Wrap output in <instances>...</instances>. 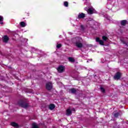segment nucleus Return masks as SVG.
Wrapping results in <instances>:
<instances>
[{"mask_svg":"<svg viewBox=\"0 0 128 128\" xmlns=\"http://www.w3.org/2000/svg\"><path fill=\"white\" fill-rule=\"evenodd\" d=\"M100 91L103 93L104 94V92H106V90L104 89V88L101 87L100 88Z\"/></svg>","mask_w":128,"mask_h":128,"instance_id":"nucleus-20","label":"nucleus"},{"mask_svg":"<svg viewBox=\"0 0 128 128\" xmlns=\"http://www.w3.org/2000/svg\"><path fill=\"white\" fill-rule=\"evenodd\" d=\"M120 116V114L118 112H116L114 114V118H118Z\"/></svg>","mask_w":128,"mask_h":128,"instance_id":"nucleus-22","label":"nucleus"},{"mask_svg":"<svg viewBox=\"0 0 128 128\" xmlns=\"http://www.w3.org/2000/svg\"><path fill=\"white\" fill-rule=\"evenodd\" d=\"M62 45L60 44H58L56 47L57 48H62Z\"/></svg>","mask_w":128,"mask_h":128,"instance_id":"nucleus-21","label":"nucleus"},{"mask_svg":"<svg viewBox=\"0 0 128 128\" xmlns=\"http://www.w3.org/2000/svg\"><path fill=\"white\" fill-rule=\"evenodd\" d=\"M122 74L120 72H116L114 76V78L115 80H120V78H122Z\"/></svg>","mask_w":128,"mask_h":128,"instance_id":"nucleus-2","label":"nucleus"},{"mask_svg":"<svg viewBox=\"0 0 128 128\" xmlns=\"http://www.w3.org/2000/svg\"><path fill=\"white\" fill-rule=\"evenodd\" d=\"M68 92L72 94H76V88H71L69 89Z\"/></svg>","mask_w":128,"mask_h":128,"instance_id":"nucleus-9","label":"nucleus"},{"mask_svg":"<svg viewBox=\"0 0 128 128\" xmlns=\"http://www.w3.org/2000/svg\"><path fill=\"white\" fill-rule=\"evenodd\" d=\"M120 24H121V26H124L126 24H128V20H121Z\"/></svg>","mask_w":128,"mask_h":128,"instance_id":"nucleus-13","label":"nucleus"},{"mask_svg":"<svg viewBox=\"0 0 128 128\" xmlns=\"http://www.w3.org/2000/svg\"><path fill=\"white\" fill-rule=\"evenodd\" d=\"M102 40H104V42H106V40H108V38L106 36H102Z\"/></svg>","mask_w":128,"mask_h":128,"instance_id":"nucleus-18","label":"nucleus"},{"mask_svg":"<svg viewBox=\"0 0 128 128\" xmlns=\"http://www.w3.org/2000/svg\"><path fill=\"white\" fill-rule=\"evenodd\" d=\"M20 26L22 28H24L26 26V22H20Z\"/></svg>","mask_w":128,"mask_h":128,"instance_id":"nucleus-16","label":"nucleus"},{"mask_svg":"<svg viewBox=\"0 0 128 128\" xmlns=\"http://www.w3.org/2000/svg\"><path fill=\"white\" fill-rule=\"evenodd\" d=\"M64 6H66V8H68V2H64Z\"/></svg>","mask_w":128,"mask_h":128,"instance_id":"nucleus-23","label":"nucleus"},{"mask_svg":"<svg viewBox=\"0 0 128 128\" xmlns=\"http://www.w3.org/2000/svg\"><path fill=\"white\" fill-rule=\"evenodd\" d=\"M74 44H78L80 42H82V38L76 36L75 38H74Z\"/></svg>","mask_w":128,"mask_h":128,"instance_id":"nucleus-5","label":"nucleus"},{"mask_svg":"<svg viewBox=\"0 0 128 128\" xmlns=\"http://www.w3.org/2000/svg\"><path fill=\"white\" fill-rule=\"evenodd\" d=\"M0 24H4V22H0Z\"/></svg>","mask_w":128,"mask_h":128,"instance_id":"nucleus-26","label":"nucleus"},{"mask_svg":"<svg viewBox=\"0 0 128 128\" xmlns=\"http://www.w3.org/2000/svg\"><path fill=\"white\" fill-rule=\"evenodd\" d=\"M66 70V68L64 66L62 65L60 66L58 68H57V70L58 72L60 74H62V72H64V70Z\"/></svg>","mask_w":128,"mask_h":128,"instance_id":"nucleus-3","label":"nucleus"},{"mask_svg":"<svg viewBox=\"0 0 128 128\" xmlns=\"http://www.w3.org/2000/svg\"><path fill=\"white\" fill-rule=\"evenodd\" d=\"M86 18V14L84 13H80L78 14V17L77 18L80 20L82 18Z\"/></svg>","mask_w":128,"mask_h":128,"instance_id":"nucleus-8","label":"nucleus"},{"mask_svg":"<svg viewBox=\"0 0 128 128\" xmlns=\"http://www.w3.org/2000/svg\"><path fill=\"white\" fill-rule=\"evenodd\" d=\"M75 44L76 46L78 48H82L83 46L82 43V42L79 43H75Z\"/></svg>","mask_w":128,"mask_h":128,"instance_id":"nucleus-12","label":"nucleus"},{"mask_svg":"<svg viewBox=\"0 0 128 128\" xmlns=\"http://www.w3.org/2000/svg\"><path fill=\"white\" fill-rule=\"evenodd\" d=\"M10 124L12 126H14V128H18V124L16 122H12Z\"/></svg>","mask_w":128,"mask_h":128,"instance_id":"nucleus-14","label":"nucleus"},{"mask_svg":"<svg viewBox=\"0 0 128 128\" xmlns=\"http://www.w3.org/2000/svg\"><path fill=\"white\" fill-rule=\"evenodd\" d=\"M2 40L4 42H8V40H10V38L8 36L6 35H4L2 38Z\"/></svg>","mask_w":128,"mask_h":128,"instance_id":"nucleus-7","label":"nucleus"},{"mask_svg":"<svg viewBox=\"0 0 128 128\" xmlns=\"http://www.w3.org/2000/svg\"><path fill=\"white\" fill-rule=\"evenodd\" d=\"M66 112L67 116H70V114H72V110H70V109H68Z\"/></svg>","mask_w":128,"mask_h":128,"instance_id":"nucleus-15","label":"nucleus"},{"mask_svg":"<svg viewBox=\"0 0 128 128\" xmlns=\"http://www.w3.org/2000/svg\"><path fill=\"white\" fill-rule=\"evenodd\" d=\"M56 108V105L54 104H51L48 106V108L50 110H52Z\"/></svg>","mask_w":128,"mask_h":128,"instance_id":"nucleus-11","label":"nucleus"},{"mask_svg":"<svg viewBox=\"0 0 128 128\" xmlns=\"http://www.w3.org/2000/svg\"><path fill=\"white\" fill-rule=\"evenodd\" d=\"M52 88V84L50 82H48L46 84V89L48 90H51Z\"/></svg>","mask_w":128,"mask_h":128,"instance_id":"nucleus-6","label":"nucleus"},{"mask_svg":"<svg viewBox=\"0 0 128 128\" xmlns=\"http://www.w3.org/2000/svg\"><path fill=\"white\" fill-rule=\"evenodd\" d=\"M96 42H99V44H100L101 46H104V42L102 41V40H100V38H96Z\"/></svg>","mask_w":128,"mask_h":128,"instance_id":"nucleus-10","label":"nucleus"},{"mask_svg":"<svg viewBox=\"0 0 128 128\" xmlns=\"http://www.w3.org/2000/svg\"><path fill=\"white\" fill-rule=\"evenodd\" d=\"M85 10H86L87 12L89 14H94V8H88H88H85Z\"/></svg>","mask_w":128,"mask_h":128,"instance_id":"nucleus-4","label":"nucleus"},{"mask_svg":"<svg viewBox=\"0 0 128 128\" xmlns=\"http://www.w3.org/2000/svg\"><path fill=\"white\" fill-rule=\"evenodd\" d=\"M18 104L20 108H28V103L22 100H20L18 102Z\"/></svg>","mask_w":128,"mask_h":128,"instance_id":"nucleus-1","label":"nucleus"},{"mask_svg":"<svg viewBox=\"0 0 128 128\" xmlns=\"http://www.w3.org/2000/svg\"><path fill=\"white\" fill-rule=\"evenodd\" d=\"M0 22H4V17L2 16H0Z\"/></svg>","mask_w":128,"mask_h":128,"instance_id":"nucleus-24","label":"nucleus"},{"mask_svg":"<svg viewBox=\"0 0 128 128\" xmlns=\"http://www.w3.org/2000/svg\"><path fill=\"white\" fill-rule=\"evenodd\" d=\"M32 128H40V127H38V126L36 125V123H33L32 124Z\"/></svg>","mask_w":128,"mask_h":128,"instance_id":"nucleus-19","label":"nucleus"},{"mask_svg":"<svg viewBox=\"0 0 128 128\" xmlns=\"http://www.w3.org/2000/svg\"><path fill=\"white\" fill-rule=\"evenodd\" d=\"M80 28H81L82 30H84V25H81Z\"/></svg>","mask_w":128,"mask_h":128,"instance_id":"nucleus-25","label":"nucleus"},{"mask_svg":"<svg viewBox=\"0 0 128 128\" xmlns=\"http://www.w3.org/2000/svg\"><path fill=\"white\" fill-rule=\"evenodd\" d=\"M68 60L70 61L71 62H74L75 60L74 58H72V57H69L68 58Z\"/></svg>","mask_w":128,"mask_h":128,"instance_id":"nucleus-17","label":"nucleus"}]
</instances>
